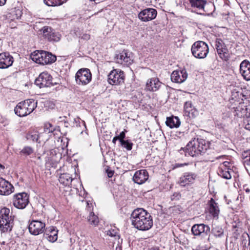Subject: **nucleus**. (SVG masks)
<instances>
[{"label":"nucleus","instance_id":"obj_47","mask_svg":"<svg viewBox=\"0 0 250 250\" xmlns=\"http://www.w3.org/2000/svg\"><path fill=\"white\" fill-rule=\"evenodd\" d=\"M117 140H119V138H118L117 136H115L113 138V140H112V143L114 144H116V141Z\"/></svg>","mask_w":250,"mask_h":250},{"label":"nucleus","instance_id":"obj_3","mask_svg":"<svg viewBox=\"0 0 250 250\" xmlns=\"http://www.w3.org/2000/svg\"><path fill=\"white\" fill-rule=\"evenodd\" d=\"M14 216L9 208H4L0 210V228L3 232L11 230L14 225Z\"/></svg>","mask_w":250,"mask_h":250},{"label":"nucleus","instance_id":"obj_22","mask_svg":"<svg viewBox=\"0 0 250 250\" xmlns=\"http://www.w3.org/2000/svg\"><path fill=\"white\" fill-rule=\"evenodd\" d=\"M58 230L55 227L51 226L45 229L43 236L48 241L54 243L58 239Z\"/></svg>","mask_w":250,"mask_h":250},{"label":"nucleus","instance_id":"obj_55","mask_svg":"<svg viewBox=\"0 0 250 250\" xmlns=\"http://www.w3.org/2000/svg\"><path fill=\"white\" fill-rule=\"evenodd\" d=\"M246 192H250V189H247L246 190Z\"/></svg>","mask_w":250,"mask_h":250},{"label":"nucleus","instance_id":"obj_53","mask_svg":"<svg viewBox=\"0 0 250 250\" xmlns=\"http://www.w3.org/2000/svg\"><path fill=\"white\" fill-rule=\"evenodd\" d=\"M4 166H3L2 165H1V164H0V170H1V169H4Z\"/></svg>","mask_w":250,"mask_h":250},{"label":"nucleus","instance_id":"obj_16","mask_svg":"<svg viewBox=\"0 0 250 250\" xmlns=\"http://www.w3.org/2000/svg\"><path fill=\"white\" fill-rule=\"evenodd\" d=\"M157 11L153 8H146L141 11L138 14L139 19L146 22L154 19L157 16Z\"/></svg>","mask_w":250,"mask_h":250},{"label":"nucleus","instance_id":"obj_50","mask_svg":"<svg viewBox=\"0 0 250 250\" xmlns=\"http://www.w3.org/2000/svg\"><path fill=\"white\" fill-rule=\"evenodd\" d=\"M6 1H0V6H2L5 4Z\"/></svg>","mask_w":250,"mask_h":250},{"label":"nucleus","instance_id":"obj_17","mask_svg":"<svg viewBox=\"0 0 250 250\" xmlns=\"http://www.w3.org/2000/svg\"><path fill=\"white\" fill-rule=\"evenodd\" d=\"M14 187L8 181L0 177V194L8 195L14 191Z\"/></svg>","mask_w":250,"mask_h":250},{"label":"nucleus","instance_id":"obj_35","mask_svg":"<svg viewBox=\"0 0 250 250\" xmlns=\"http://www.w3.org/2000/svg\"><path fill=\"white\" fill-rule=\"evenodd\" d=\"M218 174L220 177L226 179H229L231 177L229 170L226 168L225 169H223L222 168H220L218 170Z\"/></svg>","mask_w":250,"mask_h":250},{"label":"nucleus","instance_id":"obj_6","mask_svg":"<svg viewBox=\"0 0 250 250\" xmlns=\"http://www.w3.org/2000/svg\"><path fill=\"white\" fill-rule=\"evenodd\" d=\"M191 52L194 57L198 59H204L209 52L208 45L204 42L199 41L195 42L191 46Z\"/></svg>","mask_w":250,"mask_h":250},{"label":"nucleus","instance_id":"obj_29","mask_svg":"<svg viewBox=\"0 0 250 250\" xmlns=\"http://www.w3.org/2000/svg\"><path fill=\"white\" fill-rule=\"evenodd\" d=\"M59 181L63 186H67L71 184L72 178L68 173H63L60 175Z\"/></svg>","mask_w":250,"mask_h":250},{"label":"nucleus","instance_id":"obj_33","mask_svg":"<svg viewBox=\"0 0 250 250\" xmlns=\"http://www.w3.org/2000/svg\"><path fill=\"white\" fill-rule=\"evenodd\" d=\"M41 135L42 134H39L37 131H32L26 134V138L27 140L37 142Z\"/></svg>","mask_w":250,"mask_h":250},{"label":"nucleus","instance_id":"obj_9","mask_svg":"<svg viewBox=\"0 0 250 250\" xmlns=\"http://www.w3.org/2000/svg\"><path fill=\"white\" fill-rule=\"evenodd\" d=\"M28 196L25 192L16 194L13 196V205L17 208L23 209L28 205Z\"/></svg>","mask_w":250,"mask_h":250},{"label":"nucleus","instance_id":"obj_5","mask_svg":"<svg viewBox=\"0 0 250 250\" xmlns=\"http://www.w3.org/2000/svg\"><path fill=\"white\" fill-rule=\"evenodd\" d=\"M30 57L34 62L42 65L53 63L56 60L55 55L42 50L35 51Z\"/></svg>","mask_w":250,"mask_h":250},{"label":"nucleus","instance_id":"obj_52","mask_svg":"<svg viewBox=\"0 0 250 250\" xmlns=\"http://www.w3.org/2000/svg\"><path fill=\"white\" fill-rule=\"evenodd\" d=\"M149 250H160L158 247H152Z\"/></svg>","mask_w":250,"mask_h":250},{"label":"nucleus","instance_id":"obj_23","mask_svg":"<svg viewBox=\"0 0 250 250\" xmlns=\"http://www.w3.org/2000/svg\"><path fill=\"white\" fill-rule=\"evenodd\" d=\"M162 83L157 78H152L147 80L146 89L150 91H156L161 87Z\"/></svg>","mask_w":250,"mask_h":250},{"label":"nucleus","instance_id":"obj_21","mask_svg":"<svg viewBox=\"0 0 250 250\" xmlns=\"http://www.w3.org/2000/svg\"><path fill=\"white\" fill-rule=\"evenodd\" d=\"M148 178V174L146 169H141L135 172L133 180L135 183L141 185L144 183Z\"/></svg>","mask_w":250,"mask_h":250},{"label":"nucleus","instance_id":"obj_51","mask_svg":"<svg viewBox=\"0 0 250 250\" xmlns=\"http://www.w3.org/2000/svg\"><path fill=\"white\" fill-rule=\"evenodd\" d=\"M116 243L117 244V241L116 242H114V244H115ZM119 245H117V247H116V250H121V247H118Z\"/></svg>","mask_w":250,"mask_h":250},{"label":"nucleus","instance_id":"obj_34","mask_svg":"<svg viewBox=\"0 0 250 250\" xmlns=\"http://www.w3.org/2000/svg\"><path fill=\"white\" fill-rule=\"evenodd\" d=\"M88 221L91 225L94 226H97L99 221L98 217L93 212H90Z\"/></svg>","mask_w":250,"mask_h":250},{"label":"nucleus","instance_id":"obj_49","mask_svg":"<svg viewBox=\"0 0 250 250\" xmlns=\"http://www.w3.org/2000/svg\"><path fill=\"white\" fill-rule=\"evenodd\" d=\"M245 128L247 129H248V130H250V123H248L247 124H246L245 125Z\"/></svg>","mask_w":250,"mask_h":250},{"label":"nucleus","instance_id":"obj_39","mask_svg":"<svg viewBox=\"0 0 250 250\" xmlns=\"http://www.w3.org/2000/svg\"><path fill=\"white\" fill-rule=\"evenodd\" d=\"M34 152L33 149L30 146H25L21 151V153L25 156L29 155Z\"/></svg>","mask_w":250,"mask_h":250},{"label":"nucleus","instance_id":"obj_41","mask_svg":"<svg viewBox=\"0 0 250 250\" xmlns=\"http://www.w3.org/2000/svg\"><path fill=\"white\" fill-rule=\"evenodd\" d=\"M44 129V131L47 133L53 132L55 130L53 126L49 123L45 124Z\"/></svg>","mask_w":250,"mask_h":250},{"label":"nucleus","instance_id":"obj_2","mask_svg":"<svg viewBox=\"0 0 250 250\" xmlns=\"http://www.w3.org/2000/svg\"><path fill=\"white\" fill-rule=\"evenodd\" d=\"M209 143L202 139L194 138L187 145L185 148L180 150L181 153H185L186 156L192 157L202 155L205 153L209 148Z\"/></svg>","mask_w":250,"mask_h":250},{"label":"nucleus","instance_id":"obj_36","mask_svg":"<svg viewBox=\"0 0 250 250\" xmlns=\"http://www.w3.org/2000/svg\"><path fill=\"white\" fill-rule=\"evenodd\" d=\"M243 163L245 167H250V150L244 153Z\"/></svg>","mask_w":250,"mask_h":250},{"label":"nucleus","instance_id":"obj_32","mask_svg":"<svg viewBox=\"0 0 250 250\" xmlns=\"http://www.w3.org/2000/svg\"><path fill=\"white\" fill-rule=\"evenodd\" d=\"M107 234L111 237H114L115 240L117 241V245L122 242V239H120V236L118 235V230L117 229H111L109 230Z\"/></svg>","mask_w":250,"mask_h":250},{"label":"nucleus","instance_id":"obj_18","mask_svg":"<svg viewBox=\"0 0 250 250\" xmlns=\"http://www.w3.org/2000/svg\"><path fill=\"white\" fill-rule=\"evenodd\" d=\"M210 230L209 227L204 224H195L191 228L192 234L196 236H199L202 234L208 235L210 232Z\"/></svg>","mask_w":250,"mask_h":250},{"label":"nucleus","instance_id":"obj_12","mask_svg":"<svg viewBox=\"0 0 250 250\" xmlns=\"http://www.w3.org/2000/svg\"><path fill=\"white\" fill-rule=\"evenodd\" d=\"M52 77L48 73L43 72L36 79L35 83L40 88L50 87L54 85L52 82Z\"/></svg>","mask_w":250,"mask_h":250},{"label":"nucleus","instance_id":"obj_56","mask_svg":"<svg viewBox=\"0 0 250 250\" xmlns=\"http://www.w3.org/2000/svg\"><path fill=\"white\" fill-rule=\"evenodd\" d=\"M208 241H209V236L208 237Z\"/></svg>","mask_w":250,"mask_h":250},{"label":"nucleus","instance_id":"obj_44","mask_svg":"<svg viewBox=\"0 0 250 250\" xmlns=\"http://www.w3.org/2000/svg\"><path fill=\"white\" fill-rule=\"evenodd\" d=\"M125 134L124 131H122L120 133V135L118 136V138H119V140L120 142H121V141H123L124 140V138H125Z\"/></svg>","mask_w":250,"mask_h":250},{"label":"nucleus","instance_id":"obj_15","mask_svg":"<svg viewBox=\"0 0 250 250\" xmlns=\"http://www.w3.org/2000/svg\"><path fill=\"white\" fill-rule=\"evenodd\" d=\"M197 178L196 173L192 172H187L183 174L180 178L179 184L181 186L185 187L193 184Z\"/></svg>","mask_w":250,"mask_h":250},{"label":"nucleus","instance_id":"obj_20","mask_svg":"<svg viewBox=\"0 0 250 250\" xmlns=\"http://www.w3.org/2000/svg\"><path fill=\"white\" fill-rule=\"evenodd\" d=\"M188 74L185 69L174 71L171 75V80L177 83H182L187 79Z\"/></svg>","mask_w":250,"mask_h":250},{"label":"nucleus","instance_id":"obj_42","mask_svg":"<svg viewBox=\"0 0 250 250\" xmlns=\"http://www.w3.org/2000/svg\"><path fill=\"white\" fill-rule=\"evenodd\" d=\"M61 140V143H62L61 145V148L62 149H64V148H66L68 146V141L67 138H59V140H58V142Z\"/></svg>","mask_w":250,"mask_h":250},{"label":"nucleus","instance_id":"obj_19","mask_svg":"<svg viewBox=\"0 0 250 250\" xmlns=\"http://www.w3.org/2000/svg\"><path fill=\"white\" fill-rule=\"evenodd\" d=\"M14 59L9 53H0V69L7 68L13 63Z\"/></svg>","mask_w":250,"mask_h":250},{"label":"nucleus","instance_id":"obj_27","mask_svg":"<svg viewBox=\"0 0 250 250\" xmlns=\"http://www.w3.org/2000/svg\"><path fill=\"white\" fill-rule=\"evenodd\" d=\"M184 111L186 115L189 118H194L198 114L197 110L193 106L191 102H187L184 105Z\"/></svg>","mask_w":250,"mask_h":250},{"label":"nucleus","instance_id":"obj_7","mask_svg":"<svg viewBox=\"0 0 250 250\" xmlns=\"http://www.w3.org/2000/svg\"><path fill=\"white\" fill-rule=\"evenodd\" d=\"M91 73L87 68L80 69L75 75L76 82L79 85H86L91 81Z\"/></svg>","mask_w":250,"mask_h":250},{"label":"nucleus","instance_id":"obj_13","mask_svg":"<svg viewBox=\"0 0 250 250\" xmlns=\"http://www.w3.org/2000/svg\"><path fill=\"white\" fill-rule=\"evenodd\" d=\"M124 74L121 70L114 69L108 75V81L112 85L119 84L124 82Z\"/></svg>","mask_w":250,"mask_h":250},{"label":"nucleus","instance_id":"obj_25","mask_svg":"<svg viewBox=\"0 0 250 250\" xmlns=\"http://www.w3.org/2000/svg\"><path fill=\"white\" fill-rule=\"evenodd\" d=\"M240 72L247 81L250 80V63L247 61H243L240 65Z\"/></svg>","mask_w":250,"mask_h":250},{"label":"nucleus","instance_id":"obj_37","mask_svg":"<svg viewBox=\"0 0 250 250\" xmlns=\"http://www.w3.org/2000/svg\"><path fill=\"white\" fill-rule=\"evenodd\" d=\"M191 6L197 7L199 9L204 8L206 1H189Z\"/></svg>","mask_w":250,"mask_h":250},{"label":"nucleus","instance_id":"obj_46","mask_svg":"<svg viewBox=\"0 0 250 250\" xmlns=\"http://www.w3.org/2000/svg\"><path fill=\"white\" fill-rule=\"evenodd\" d=\"M107 174L108 177H112L113 175L114 172L112 170L107 171Z\"/></svg>","mask_w":250,"mask_h":250},{"label":"nucleus","instance_id":"obj_26","mask_svg":"<svg viewBox=\"0 0 250 250\" xmlns=\"http://www.w3.org/2000/svg\"><path fill=\"white\" fill-rule=\"evenodd\" d=\"M208 210L209 213L214 217H218L220 209L218 203L211 198L208 202Z\"/></svg>","mask_w":250,"mask_h":250},{"label":"nucleus","instance_id":"obj_40","mask_svg":"<svg viewBox=\"0 0 250 250\" xmlns=\"http://www.w3.org/2000/svg\"><path fill=\"white\" fill-rule=\"evenodd\" d=\"M45 4L49 6H59L63 3V1H43Z\"/></svg>","mask_w":250,"mask_h":250},{"label":"nucleus","instance_id":"obj_1","mask_svg":"<svg viewBox=\"0 0 250 250\" xmlns=\"http://www.w3.org/2000/svg\"><path fill=\"white\" fill-rule=\"evenodd\" d=\"M132 225L138 229L147 230L153 226L152 218L149 213L142 208L134 209L131 214Z\"/></svg>","mask_w":250,"mask_h":250},{"label":"nucleus","instance_id":"obj_38","mask_svg":"<svg viewBox=\"0 0 250 250\" xmlns=\"http://www.w3.org/2000/svg\"><path fill=\"white\" fill-rule=\"evenodd\" d=\"M121 146L127 150H131L132 148L133 144L129 140H124L120 142Z\"/></svg>","mask_w":250,"mask_h":250},{"label":"nucleus","instance_id":"obj_31","mask_svg":"<svg viewBox=\"0 0 250 250\" xmlns=\"http://www.w3.org/2000/svg\"><path fill=\"white\" fill-rule=\"evenodd\" d=\"M212 234L216 238H221L224 236V229L220 226L214 225L211 229Z\"/></svg>","mask_w":250,"mask_h":250},{"label":"nucleus","instance_id":"obj_54","mask_svg":"<svg viewBox=\"0 0 250 250\" xmlns=\"http://www.w3.org/2000/svg\"><path fill=\"white\" fill-rule=\"evenodd\" d=\"M86 204H87V208H88V210L90 211L91 209H89L90 208L89 204V203L88 202H86Z\"/></svg>","mask_w":250,"mask_h":250},{"label":"nucleus","instance_id":"obj_48","mask_svg":"<svg viewBox=\"0 0 250 250\" xmlns=\"http://www.w3.org/2000/svg\"><path fill=\"white\" fill-rule=\"evenodd\" d=\"M186 165V164H176L175 165V167H181Z\"/></svg>","mask_w":250,"mask_h":250},{"label":"nucleus","instance_id":"obj_11","mask_svg":"<svg viewBox=\"0 0 250 250\" xmlns=\"http://www.w3.org/2000/svg\"><path fill=\"white\" fill-rule=\"evenodd\" d=\"M45 227V223L38 220H32L29 223L28 229L31 234L38 235L44 232Z\"/></svg>","mask_w":250,"mask_h":250},{"label":"nucleus","instance_id":"obj_43","mask_svg":"<svg viewBox=\"0 0 250 250\" xmlns=\"http://www.w3.org/2000/svg\"><path fill=\"white\" fill-rule=\"evenodd\" d=\"M181 198V194L179 192H175L171 197V200H178Z\"/></svg>","mask_w":250,"mask_h":250},{"label":"nucleus","instance_id":"obj_45","mask_svg":"<svg viewBox=\"0 0 250 250\" xmlns=\"http://www.w3.org/2000/svg\"><path fill=\"white\" fill-rule=\"evenodd\" d=\"M80 38H81V39H83L84 40L87 41L90 39V35H89L88 34L84 33V34H83V35L81 37H80Z\"/></svg>","mask_w":250,"mask_h":250},{"label":"nucleus","instance_id":"obj_14","mask_svg":"<svg viewBox=\"0 0 250 250\" xmlns=\"http://www.w3.org/2000/svg\"><path fill=\"white\" fill-rule=\"evenodd\" d=\"M22 15L21 11L19 8L11 9L6 15L0 17L5 23H10L16 19H19Z\"/></svg>","mask_w":250,"mask_h":250},{"label":"nucleus","instance_id":"obj_28","mask_svg":"<svg viewBox=\"0 0 250 250\" xmlns=\"http://www.w3.org/2000/svg\"><path fill=\"white\" fill-rule=\"evenodd\" d=\"M180 123L179 119L176 116L168 117L166 122L167 125L170 128L178 127L180 125Z\"/></svg>","mask_w":250,"mask_h":250},{"label":"nucleus","instance_id":"obj_24","mask_svg":"<svg viewBox=\"0 0 250 250\" xmlns=\"http://www.w3.org/2000/svg\"><path fill=\"white\" fill-rule=\"evenodd\" d=\"M116 61L118 63L123 64L124 62L126 64L131 63L132 60L126 51H123L122 52L116 54L115 57Z\"/></svg>","mask_w":250,"mask_h":250},{"label":"nucleus","instance_id":"obj_30","mask_svg":"<svg viewBox=\"0 0 250 250\" xmlns=\"http://www.w3.org/2000/svg\"><path fill=\"white\" fill-rule=\"evenodd\" d=\"M50 160L55 162H58L62 158V154L58 151V148H54L50 150Z\"/></svg>","mask_w":250,"mask_h":250},{"label":"nucleus","instance_id":"obj_4","mask_svg":"<svg viewBox=\"0 0 250 250\" xmlns=\"http://www.w3.org/2000/svg\"><path fill=\"white\" fill-rule=\"evenodd\" d=\"M37 104L34 100L31 99L21 102L15 107V113L20 117L25 116L33 111L37 107Z\"/></svg>","mask_w":250,"mask_h":250},{"label":"nucleus","instance_id":"obj_8","mask_svg":"<svg viewBox=\"0 0 250 250\" xmlns=\"http://www.w3.org/2000/svg\"><path fill=\"white\" fill-rule=\"evenodd\" d=\"M43 38L49 42H59L61 35L49 26H44L40 30Z\"/></svg>","mask_w":250,"mask_h":250},{"label":"nucleus","instance_id":"obj_10","mask_svg":"<svg viewBox=\"0 0 250 250\" xmlns=\"http://www.w3.org/2000/svg\"><path fill=\"white\" fill-rule=\"evenodd\" d=\"M214 45L219 57L224 61H228L229 58V50L224 42L221 39H216Z\"/></svg>","mask_w":250,"mask_h":250}]
</instances>
